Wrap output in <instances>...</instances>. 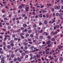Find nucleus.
I'll return each mask as SVG.
<instances>
[{
  "instance_id": "f257e3e1",
  "label": "nucleus",
  "mask_w": 63,
  "mask_h": 63,
  "mask_svg": "<svg viewBox=\"0 0 63 63\" xmlns=\"http://www.w3.org/2000/svg\"><path fill=\"white\" fill-rule=\"evenodd\" d=\"M5 59H4V58H2L1 59V63H5Z\"/></svg>"
},
{
  "instance_id": "f03ea898",
  "label": "nucleus",
  "mask_w": 63,
  "mask_h": 63,
  "mask_svg": "<svg viewBox=\"0 0 63 63\" xmlns=\"http://www.w3.org/2000/svg\"><path fill=\"white\" fill-rule=\"evenodd\" d=\"M23 45H24V46H27L28 45V43L24 42L23 43Z\"/></svg>"
},
{
  "instance_id": "7ed1b4c3",
  "label": "nucleus",
  "mask_w": 63,
  "mask_h": 63,
  "mask_svg": "<svg viewBox=\"0 0 63 63\" xmlns=\"http://www.w3.org/2000/svg\"><path fill=\"white\" fill-rule=\"evenodd\" d=\"M49 58H50V60H53V57H52L51 56H50L49 57Z\"/></svg>"
},
{
  "instance_id": "20e7f679",
  "label": "nucleus",
  "mask_w": 63,
  "mask_h": 63,
  "mask_svg": "<svg viewBox=\"0 0 63 63\" xmlns=\"http://www.w3.org/2000/svg\"><path fill=\"white\" fill-rule=\"evenodd\" d=\"M36 56L37 58H40L41 56V55H40L38 54L36 55Z\"/></svg>"
},
{
  "instance_id": "39448f33",
  "label": "nucleus",
  "mask_w": 63,
  "mask_h": 63,
  "mask_svg": "<svg viewBox=\"0 0 63 63\" xmlns=\"http://www.w3.org/2000/svg\"><path fill=\"white\" fill-rule=\"evenodd\" d=\"M5 37H6V38H8V37H10V36L9 35H5Z\"/></svg>"
},
{
  "instance_id": "423d86ee",
  "label": "nucleus",
  "mask_w": 63,
  "mask_h": 63,
  "mask_svg": "<svg viewBox=\"0 0 63 63\" xmlns=\"http://www.w3.org/2000/svg\"><path fill=\"white\" fill-rule=\"evenodd\" d=\"M22 8V7L21 6V5H20V6H19L18 8L19 9H21Z\"/></svg>"
},
{
  "instance_id": "0eeeda50",
  "label": "nucleus",
  "mask_w": 63,
  "mask_h": 63,
  "mask_svg": "<svg viewBox=\"0 0 63 63\" xmlns=\"http://www.w3.org/2000/svg\"><path fill=\"white\" fill-rule=\"evenodd\" d=\"M59 60L61 61H63V58L62 57H60L59 59Z\"/></svg>"
},
{
  "instance_id": "6e6552de",
  "label": "nucleus",
  "mask_w": 63,
  "mask_h": 63,
  "mask_svg": "<svg viewBox=\"0 0 63 63\" xmlns=\"http://www.w3.org/2000/svg\"><path fill=\"white\" fill-rule=\"evenodd\" d=\"M44 23L45 24H47V20H45L44 21Z\"/></svg>"
},
{
  "instance_id": "1a4fd4ad",
  "label": "nucleus",
  "mask_w": 63,
  "mask_h": 63,
  "mask_svg": "<svg viewBox=\"0 0 63 63\" xmlns=\"http://www.w3.org/2000/svg\"><path fill=\"white\" fill-rule=\"evenodd\" d=\"M17 59H18L19 61H20L21 60V58H19V57H18Z\"/></svg>"
},
{
  "instance_id": "9d476101",
  "label": "nucleus",
  "mask_w": 63,
  "mask_h": 63,
  "mask_svg": "<svg viewBox=\"0 0 63 63\" xmlns=\"http://www.w3.org/2000/svg\"><path fill=\"white\" fill-rule=\"evenodd\" d=\"M7 48L8 49H10L11 48V46L8 45L7 46Z\"/></svg>"
},
{
  "instance_id": "9b49d317",
  "label": "nucleus",
  "mask_w": 63,
  "mask_h": 63,
  "mask_svg": "<svg viewBox=\"0 0 63 63\" xmlns=\"http://www.w3.org/2000/svg\"><path fill=\"white\" fill-rule=\"evenodd\" d=\"M27 25L26 24H23V27H27Z\"/></svg>"
},
{
  "instance_id": "f8f14e48",
  "label": "nucleus",
  "mask_w": 63,
  "mask_h": 63,
  "mask_svg": "<svg viewBox=\"0 0 63 63\" xmlns=\"http://www.w3.org/2000/svg\"><path fill=\"white\" fill-rule=\"evenodd\" d=\"M56 16H59V14L58 13H57L56 14Z\"/></svg>"
},
{
  "instance_id": "ddd939ff",
  "label": "nucleus",
  "mask_w": 63,
  "mask_h": 63,
  "mask_svg": "<svg viewBox=\"0 0 63 63\" xmlns=\"http://www.w3.org/2000/svg\"><path fill=\"white\" fill-rule=\"evenodd\" d=\"M63 16V13H61L59 15V16H60V17L62 16Z\"/></svg>"
},
{
  "instance_id": "4468645a",
  "label": "nucleus",
  "mask_w": 63,
  "mask_h": 63,
  "mask_svg": "<svg viewBox=\"0 0 63 63\" xmlns=\"http://www.w3.org/2000/svg\"><path fill=\"white\" fill-rule=\"evenodd\" d=\"M60 8V6H57V9L58 10H59Z\"/></svg>"
},
{
  "instance_id": "2eb2a0df",
  "label": "nucleus",
  "mask_w": 63,
  "mask_h": 63,
  "mask_svg": "<svg viewBox=\"0 0 63 63\" xmlns=\"http://www.w3.org/2000/svg\"><path fill=\"white\" fill-rule=\"evenodd\" d=\"M39 51L38 52L39 54H41L42 53V51H40V50H39Z\"/></svg>"
},
{
  "instance_id": "dca6fc26",
  "label": "nucleus",
  "mask_w": 63,
  "mask_h": 63,
  "mask_svg": "<svg viewBox=\"0 0 63 63\" xmlns=\"http://www.w3.org/2000/svg\"><path fill=\"white\" fill-rule=\"evenodd\" d=\"M14 40L15 41H17V38H15Z\"/></svg>"
},
{
  "instance_id": "f3484780",
  "label": "nucleus",
  "mask_w": 63,
  "mask_h": 63,
  "mask_svg": "<svg viewBox=\"0 0 63 63\" xmlns=\"http://www.w3.org/2000/svg\"><path fill=\"white\" fill-rule=\"evenodd\" d=\"M56 51H58V52H59L60 51V50L58 49V48H57L56 50Z\"/></svg>"
},
{
  "instance_id": "a211bd4d",
  "label": "nucleus",
  "mask_w": 63,
  "mask_h": 63,
  "mask_svg": "<svg viewBox=\"0 0 63 63\" xmlns=\"http://www.w3.org/2000/svg\"><path fill=\"white\" fill-rule=\"evenodd\" d=\"M49 43H50V40L48 41L47 43V44H49Z\"/></svg>"
},
{
  "instance_id": "6ab92c4d",
  "label": "nucleus",
  "mask_w": 63,
  "mask_h": 63,
  "mask_svg": "<svg viewBox=\"0 0 63 63\" xmlns=\"http://www.w3.org/2000/svg\"><path fill=\"white\" fill-rule=\"evenodd\" d=\"M14 56H15V54H13L11 55V57H12V58H13V57H14Z\"/></svg>"
},
{
  "instance_id": "aec40b11",
  "label": "nucleus",
  "mask_w": 63,
  "mask_h": 63,
  "mask_svg": "<svg viewBox=\"0 0 63 63\" xmlns=\"http://www.w3.org/2000/svg\"><path fill=\"white\" fill-rule=\"evenodd\" d=\"M52 41L54 42L55 41V39L54 38H53L51 40Z\"/></svg>"
},
{
  "instance_id": "412c9836",
  "label": "nucleus",
  "mask_w": 63,
  "mask_h": 63,
  "mask_svg": "<svg viewBox=\"0 0 63 63\" xmlns=\"http://www.w3.org/2000/svg\"><path fill=\"white\" fill-rule=\"evenodd\" d=\"M56 28H59V25H56Z\"/></svg>"
},
{
  "instance_id": "4be33fe9",
  "label": "nucleus",
  "mask_w": 63,
  "mask_h": 63,
  "mask_svg": "<svg viewBox=\"0 0 63 63\" xmlns=\"http://www.w3.org/2000/svg\"><path fill=\"white\" fill-rule=\"evenodd\" d=\"M57 34V32H54L53 35H55V34Z\"/></svg>"
},
{
  "instance_id": "5701e85b",
  "label": "nucleus",
  "mask_w": 63,
  "mask_h": 63,
  "mask_svg": "<svg viewBox=\"0 0 63 63\" xmlns=\"http://www.w3.org/2000/svg\"><path fill=\"white\" fill-rule=\"evenodd\" d=\"M43 13H47V11H46V10H44L43 12Z\"/></svg>"
},
{
  "instance_id": "b1692460",
  "label": "nucleus",
  "mask_w": 63,
  "mask_h": 63,
  "mask_svg": "<svg viewBox=\"0 0 63 63\" xmlns=\"http://www.w3.org/2000/svg\"><path fill=\"white\" fill-rule=\"evenodd\" d=\"M24 27H21V30H24Z\"/></svg>"
},
{
  "instance_id": "393cba45",
  "label": "nucleus",
  "mask_w": 63,
  "mask_h": 63,
  "mask_svg": "<svg viewBox=\"0 0 63 63\" xmlns=\"http://www.w3.org/2000/svg\"><path fill=\"white\" fill-rule=\"evenodd\" d=\"M35 45H38L39 44V43L38 42H35Z\"/></svg>"
},
{
  "instance_id": "a878e982",
  "label": "nucleus",
  "mask_w": 63,
  "mask_h": 63,
  "mask_svg": "<svg viewBox=\"0 0 63 63\" xmlns=\"http://www.w3.org/2000/svg\"><path fill=\"white\" fill-rule=\"evenodd\" d=\"M42 46H40L39 47V49H41L42 48Z\"/></svg>"
},
{
  "instance_id": "bb28decb",
  "label": "nucleus",
  "mask_w": 63,
  "mask_h": 63,
  "mask_svg": "<svg viewBox=\"0 0 63 63\" xmlns=\"http://www.w3.org/2000/svg\"><path fill=\"white\" fill-rule=\"evenodd\" d=\"M51 11H52V12H54V8H53L51 9Z\"/></svg>"
},
{
  "instance_id": "cd10ccee",
  "label": "nucleus",
  "mask_w": 63,
  "mask_h": 63,
  "mask_svg": "<svg viewBox=\"0 0 63 63\" xmlns=\"http://www.w3.org/2000/svg\"><path fill=\"white\" fill-rule=\"evenodd\" d=\"M55 9H56V10L57 9V6H55L54 7Z\"/></svg>"
},
{
  "instance_id": "c85d7f7f",
  "label": "nucleus",
  "mask_w": 63,
  "mask_h": 63,
  "mask_svg": "<svg viewBox=\"0 0 63 63\" xmlns=\"http://www.w3.org/2000/svg\"><path fill=\"white\" fill-rule=\"evenodd\" d=\"M25 53H22L21 54V55H22V56H24V55H25Z\"/></svg>"
},
{
  "instance_id": "c756f323",
  "label": "nucleus",
  "mask_w": 63,
  "mask_h": 63,
  "mask_svg": "<svg viewBox=\"0 0 63 63\" xmlns=\"http://www.w3.org/2000/svg\"><path fill=\"white\" fill-rule=\"evenodd\" d=\"M10 43L11 44H13V43H14V41L11 40L10 41Z\"/></svg>"
},
{
  "instance_id": "7c9ffc66",
  "label": "nucleus",
  "mask_w": 63,
  "mask_h": 63,
  "mask_svg": "<svg viewBox=\"0 0 63 63\" xmlns=\"http://www.w3.org/2000/svg\"><path fill=\"white\" fill-rule=\"evenodd\" d=\"M51 44H49L47 46V47H51Z\"/></svg>"
},
{
  "instance_id": "2f4dec72",
  "label": "nucleus",
  "mask_w": 63,
  "mask_h": 63,
  "mask_svg": "<svg viewBox=\"0 0 63 63\" xmlns=\"http://www.w3.org/2000/svg\"><path fill=\"white\" fill-rule=\"evenodd\" d=\"M31 32H32V30H29L28 31V32H29V33H31Z\"/></svg>"
},
{
  "instance_id": "473e14b6",
  "label": "nucleus",
  "mask_w": 63,
  "mask_h": 63,
  "mask_svg": "<svg viewBox=\"0 0 63 63\" xmlns=\"http://www.w3.org/2000/svg\"><path fill=\"white\" fill-rule=\"evenodd\" d=\"M18 49H16L15 51V52H16L18 51Z\"/></svg>"
},
{
  "instance_id": "72a5a7b5",
  "label": "nucleus",
  "mask_w": 63,
  "mask_h": 63,
  "mask_svg": "<svg viewBox=\"0 0 63 63\" xmlns=\"http://www.w3.org/2000/svg\"><path fill=\"white\" fill-rule=\"evenodd\" d=\"M33 27H37V25L36 24H34L33 25Z\"/></svg>"
},
{
  "instance_id": "f704fd0d",
  "label": "nucleus",
  "mask_w": 63,
  "mask_h": 63,
  "mask_svg": "<svg viewBox=\"0 0 63 63\" xmlns=\"http://www.w3.org/2000/svg\"><path fill=\"white\" fill-rule=\"evenodd\" d=\"M39 38L40 39H43V36H40Z\"/></svg>"
},
{
  "instance_id": "c9c22d12",
  "label": "nucleus",
  "mask_w": 63,
  "mask_h": 63,
  "mask_svg": "<svg viewBox=\"0 0 63 63\" xmlns=\"http://www.w3.org/2000/svg\"><path fill=\"white\" fill-rule=\"evenodd\" d=\"M4 19L5 21H6L7 20V17H4Z\"/></svg>"
},
{
  "instance_id": "e433bc0d",
  "label": "nucleus",
  "mask_w": 63,
  "mask_h": 63,
  "mask_svg": "<svg viewBox=\"0 0 63 63\" xmlns=\"http://www.w3.org/2000/svg\"><path fill=\"white\" fill-rule=\"evenodd\" d=\"M49 52L48 51H47L46 53V54H49Z\"/></svg>"
},
{
  "instance_id": "4c0bfd02",
  "label": "nucleus",
  "mask_w": 63,
  "mask_h": 63,
  "mask_svg": "<svg viewBox=\"0 0 63 63\" xmlns=\"http://www.w3.org/2000/svg\"><path fill=\"white\" fill-rule=\"evenodd\" d=\"M2 23L0 22V27H2Z\"/></svg>"
},
{
  "instance_id": "58836bf2",
  "label": "nucleus",
  "mask_w": 63,
  "mask_h": 63,
  "mask_svg": "<svg viewBox=\"0 0 63 63\" xmlns=\"http://www.w3.org/2000/svg\"><path fill=\"white\" fill-rule=\"evenodd\" d=\"M31 48H34V46H31L30 47Z\"/></svg>"
},
{
  "instance_id": "ea45409f",
  "label": "nucleus",
  "mask_w": 63,
  "mask_h": 63,
  "mask_svg": "<svg viewBox=\"0 0 63 63\" xmlns=\"http://www.w3.org/2000/svg\"><path fill=\"white\" fill-rule=\"evenodd\" d=\"M33 59H35V58H36V55L34 56H33Z\"/></svg>"
},
{
  "instance_id": "a19ab883",
  "label": "nucleus",
  "mask_w": 63,
  "mask_h": 63,
  "mask_svg": "<svg viewBox=\"0 0 63 63\" xmlns=\"http://www.w3.org/2000/svg\"><path fill=\"white\" fill-rule=\"evenodd\" d=\"M28 17L27 16H25L24 17V19H27Z\"/></svg>"
},
{
  "instance_id": "79ce46f5",
  "label": "nucleus",
  "mask_w": 63,
  "mask_h": 63,
  "mask_svg": "<svg viewBox=\"0 0 63 63\" xmlns=\"http://www.w3.org/2000/svg\"><path fill=\"white\" fill-rule=\"evenodd\" d=\"M44 7V6L43 5H41L40 6L41 8H43Z\"/></svg>"
},
{
  "instance_id": "37998d69",
  "label": "nucleus",
  "mask_w": 63,
  "mask_h": 63,
  "mask_svg": "<svg viewBox=\"0 0 63 63\" xmlns=\"http://www.w3.org/2000/svg\"><path fill=\"white\" fill-rule=\"evenodd\" d=\"M20 35H21V36H23V35H24V34L23 33H20Z\"/></svg>"
},
{
  "instance_id": "c03bdc74",
  "label": "nucleus",
  "mask_w": 63,
  "mask_h": 63,
  "mask_svg": "<svg viewBox=\"0 0 63 63\" xmlns=\"http://www.w3.org/2000/svg\"><path fill=\"white\" fill-rule=\"evenodd\" d=\"M24 48L25 49H27L28 48V47H27L26 46Z\"/></svg>"
},
{
  "instance_id": "a18cd8bd",
  "label": "nucleus",
  "mask_w": 63,
  "mask_h": 63,
  "mask_svg": "<svg viewBox=\"0 0 63 63\" xmlns=\"http://www.w3.org/2000/svg\"><path fill=\"white\" fill-rule=\"evenodd\" d=\"M30 37H34V36H33V35L31 34L30 35Z\"/></svg>"
},
{
  "instance_id": "49530a36",
  "label": "nucleus",
  "mask_w": 63,
  "mask_h": 63,
  "mask_svg": "<svg viewBox=\"0 0 63 63\" xmlns=\"http://www.w3.org/2000/svg\"><path fill=\"white\" fill-rule=\"evenodd\" d=\"M29 36V35L28 34H26V37H28Z\"/></svg>"
},
{
  "instance_id": "de8ad7c7",
  "label": "nucleus",
  "mask_w": 63,
  "mask_h": 63,
  "mask_svg": "<svg viewBox=\"0 0 63 63\" xmlns=\"http://www.w3.org/2000/svg\"><path fill=\"white\" fill-rule=\"evenodd\" d=\"M5 16H6V15H3L2 16V17H5Z\"/></svg>"
},
{
  "instance_id": "09e8293b",
  "label": "nucleus",
  "mask_w": 63,
  "mask_h": 63,
  "mask_svg": "<svg viewBox=\"0 0 63 63\" xmlns=\"http://www.w3.org/2000/svg\"><path fill=\"white\" fill-rule=\"evenodd\" d=\"M39 24L40 25H42L43 24V23L41 22H40L39 23Z\"/></svg>"
},
{
  "instance_id": "8fccbe9b",
  "label": "nucleus",
  "mask_w": 63,
  "mask_h": 63,
  "mask_svg": "<svg viewBox=\"0 0 63 63\" xmlns=\"http://www.w3.org/2000/svg\"><path fill=\"white\" fill-rule=\"evenodd\" d=\"M55 21V20H52V23H53Z\"/></svg>"
},
{
  "instance_id": "3c124183",
  "label": "nucleus",
  "mask_w": 63,
  "mask_h": 63,
  "mask_svg": "<svg viewBox=\"0 0 63 63\" xmlns=\"http://www.w3.org/2000/svg\"><path fill=\"white\" fill-rule=\"evenodd\" d=\"M54 37L55 38H57V37H58V36L57 35H55L54 36Z\"/></svg>"
},
{
  "instance_id": "603ef678",
  "label": "nucleus",
  "mask_w": 63,
  "mask_h": 63,
  "mask_svg": "<svg viewBox=\"0 0 63 63\" xmlns=\"http://www.w3.org/2000/svg\"><path fill=\"white\" fill-rule=\"evenodd\" d=\"M28 41H32V40L31 39H28Z\"/></svg>"
},
{
  "instance_id": "864d4df0",
  "label": "nucleus",
  "mask_w": 63,
  "mask_h": 63,
  "mask_svg": "<svg viewBox=\"0 0 63 63\" xmlns=\"http://www.w3.org/2000/svg\"><path fill=\"white\" fill-rule=\"evenodd\" d=\"M61 3L62 4L63 3V0H61Z\"/></svg>"
},
{
  "instance_id": "5fc2aeb1",
  "label": "nucleus",
  "mask_w": 63,
  "mask_h": 63,
  "mask_svg": "<svg viewBox=\"0 0 63 63\" xmlns=\"http://www.w3.org/2000/svg\"><path fill=\"white\" fill-rule=\"evenodd\" d=\"M10 45H11V46H12V47H13V46H14V44L12 43H11V44Z\"/></svg>"
},
{
  "instance_id": "6e6d98bb",
  "label": "nucleus",
  "mask_w": 63,
  "mask_h": 63,
  "mask_svg": "<svg viewBox=\"0 0 63 63\" xmlns=\"http://www.w3.org/2000/svg\"><path fill=\"white\" fill-rule=\"evenodd\" d=\"M18 19H22V17H20L19 18H18Z\"/></svg>"
},
{
  "instance_id": "4d7b16f0",
  "label": "nucleus",
  "mask_w": 63,
  "mask_h": 63,
  "mask_svg": "<svg viewBox=\"0 0 63 63\" xmlns=\"http://www.w3.org/2000/svg\"><path fill=\"white\" fill-rule=\"evenodd\" d=\"M3 45H4V46H5L6 45V43L5 42H3Z\"/></svg>"
},
{
  "instance_id": "13d9d810",
  "label": "nucleus",
  "mask_w": 63,
  "mask_h": 63,
  "mask_svg": "<svg viewBox=\"0 0 63 63\" xmlns=\"http://www.w3.org/2000/svg\"><path fill=\"white\" fill-rule=\"evenodd\" d=\"M29 44H31V45L32 44V42H29Z\"/></svg>"
},
{
  "instance_id": "bf43d9fd",
  "label": "nucleus",
  "mask_w": 63,
  "mask_h": 63,
  "mask_svg": "<svg viewBox=\"0 0 63 63\" xmlns=\"http://www.w3.org/2000/svg\"><path fill=\"white\" fill-rule=\"evenodd\" d=\"M12 37L13 38H15V35H12Z\"/></svg>"
},
{
  "instance_id": "052dcab7",
  "label": "nucleus",
  "mask_w": 63,
  "mask_h": 63,
  "mask_svg": "<svg viewBox=\"0 0 63 63\" xmlns=\"http://www.w3.org/2000/svg\"><path fill=\"white\" fill-rule=\"evenodd\" d=\"M40 17H42V14H40Z\"/></svg>"
},
{
  "instance_id": "680f3d73",
  "label": "nucleus",
  "mask_w": 63,
  "mask_h": 63,
  "mask_svg": "<svg viewBox=\"0 0 63 63\" xmlns=\"http://www.w3.org/2000/svg\"><path fill=\"white\" fill-rule=\"evenodd\" d=\"M19 52L21 53H22V50H20L19 51Z\"/></svg>"
},
{
  "instance_id": "e2e57ef3",
  "label": "nucleus",
  "mask_w": 63,
  "mask_h": 63,
  "mask_svg": "<svg viewBox=\"0 0 63 63\" xmlns=\"http://www.w3.org/2000/svg\"><path fill=\"white\" fill-rule=\"evenodd\" d=\"M17 61V59H15L14 60V61Z\"/></svg>"
},
{
  "instance_id": "0e129e2a",
  "label": "nucleus",
  "mask_w": 63,
  "mask_h": 63,
  "mask_svg": "<svg viewBox=\"0 0 63 63\" xmlns=\"http://www.w3.org/2000/svg\"><path fill=\"white\" fill-rule=\"evenodd\" d=\"M14 62H13V61H10L9 62V63H13Z\"/></svg>"
},
{
  "instance_id": "69168bd1",
  "label": "nucleus",
  "mask_w": 63,
  "mask_h": 63,
  "mask_svg": "<svg viewBox=\"0 0 63 63\" xmlns=\"http://www.w3.org/2000/svg\"><path fill=\"white\" fill-rule=\"evenodd\" d=\"M29 7H28V6H27L26 7V9H29Z\"/></svg>"
},
{
  "instance_id": "338daca9",
  "label": "nucleus",
  "mask_w": 63,
  "mask_h": 63,
  "mask_svg": "<svg viewBox=\"0 0 63 63\" xmlns=\"http://www.w3.org/2000/svg\"><path fill=\"white\" fill-rule=\"evenodd\" d=\"M25 32H26L27 31V29H25Z\"/></svg>"
},
{
  "instance_id": "774afa93",
  "label": "nucleus",
  "mask_w": 63,
  "mask_h": 63,
  "mask_svg": "<svg viewBox=\"0 0 63 63\" xmlns=\"http://www.w3.org/2000/svg\"><path fill=\"white\" fill-rule=\"evenodd\" d=\"M26 12H28L29 10H28V9H26Z\"/></svg>"
}]
</instances>
